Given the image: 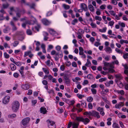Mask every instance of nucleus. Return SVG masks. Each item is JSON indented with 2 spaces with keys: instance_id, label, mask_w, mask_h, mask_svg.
Masks as SVG:
<instances>
[{
  "instance_id": "f257e3e1",
  "label": "nucleus",
  "mask_w": 128,
  "mask_h": 128,
  "mask_svg": "<svg viewBox=\"0 0 128 128\" xmlns=\"http://www.w3.org/2000/svg\"><path fill=\"white\" fill-rule=\"evenodd\" d=\"M20 104L17 101H15L12 103V110L13 112H17L20 106Z\"/></svg>"
},
{
  "instance_id": "f03ea898",
  "label": "nucleus",
  "mask_w": 128,
  "mask_h": 128,
  "mask_svg": "<svg viewBox=\"0 0 128 128\" xmlns=\"http://www.w3.org/2000/svg\"><path fill=\"white\" fill-rule=\"evenodd\" d=\"M76 120L78 121L82 122L85 124H87L90 122V120L88 118H84L82 117H76Z\"/></svg>"
},
{
  "instance_id": "7ed1b4c3",
  "label": "nucleus",
  "mask_w": 128,
  "mask_h": 128,
  "mask_svg": "<svg viewBox=\"0 0 128 128\" xmlns=\"http://www.w3.org/2000/svg\"><path fill=\"white\" fill-rule=\"evenodd\" d=\"M30 120L29 117H26L23 119L22 121V124L24 126H26L28 124Z\"/></svg>"
},
{
  "instance_id": "20e7f679",
  "label": "nucleus",
  "mask_w": 128,
  "mask_h": 128,
  "mask_svg": "<svg viewBox=\"0 0 128 128\" xmlns=\"http://www.w3.org/2000/svg\"><path fill=\"white\" fill-rule=\"evenodd\" d=\"M68 76L69 75L67 74H65L64 75V78L65 80V83L66 84H69L70 83V80Z\"/></svg>"
},
{
  "instance_id": "39448f33",
  "label": "nucleus",
  "mask_w": 128,
  "mask_h": 128,
  "mask_svg": "<svg viewBox=\"0 0 128 128\" xmlns=\"http://www.w3.org/2000/svg\"><path fill=\"white\" fill-rule=\"evenodd\" d=\"M10 98V97L9 96H5L3 100V103L4 104H6L9 102Z\"/></svg>"
},
{
  "instance_id": "423d86ee",
  "label": "nucleus",
  "mask_w": 128,
  "mask_h": 128,
  "mask_svg": "<svg viewBox=\"0 0 128 128\" xmlns=\"http://www.w3.org/2000/svg\"><path fill=\"white\" fill-rule=\"evenodd\" d=\"M80 7L85 11H87L88 10L87 5L85 4H81Z\"/></svg>"
},
{
  "instance_id": "0eeeda50",
  "label": "nucleus",
  "mask_w": 128,
  "mask_h": 128,
  "mask_svg": "<svg viewBox=\"0 0 128 128\" xmlns=\"http://www.w3.org/2000/svg\"><path fill=\"white\" fill-rule=\"evenodd\" d=\"M42 23L45 25H48L50 24V22L46 18H44L42 20Z\"/></svg>"
},
{
  "instance_id": "6e6552de",
  "label": "nucleus",
  "mask_w": 128,
  "mask_h": 128,
  "mask_svg": "<svg viewBox=\"0 0 128 128\" xmlns=\"http://www.w3.org/2000/svg\"><path fill=\"white\" fill-rule=\"evenodd\" d=\"M40 113L44 114H46L47 111L45 108L42 107L40 108Z\"/></svg>"
},
{
  "instance_id": "1a4fd4ad",
  "label": "nucleus",
  "mask_w": 128,
  "mask_h": 128,
  "mask_svg": "<svg viewBox=\"0 0 128 128\" xmlns=\"http://www.w3.org/2000/svg\"><path fill=\"white\" fill-rule=\"evenodd\" d=\"M93 113L94 114H93L92 116H94V117H96L98 118H100V116L99 115V113L98 112L94 110H93Z\"/></svg>"
},
{
  "instance_id": "9d476101",
  "label": "nucleus",
  "mask_w": 128,
  "mask_h": 128,
  "mask_svg": "<svg viewBox=\"0 0 128 128\" xmlns=\"http://www.w3.org/2000/svg\"><path fill=\"white\" fill-rule=\"evenodd\" d=\"M22 88L24 90H28L29 88V86L28 84L22 85Z\"/></svg>"
},
{
  "instance_id": "9b49d317",
  "label": "nucleus",
  "mask_w": 128,
  "mask_h": 128,
  "mask_svg": "<svg viewBox=\"0 0 128 128\" xmlns=\"http://www.w3.org/2000/svg\"><path fill=\"white\" fill-rule=\"evenodd\" d=\"M11 70L12 71L16 69V66L13 64H11L10 65Z\"/></svg>"
},
{
  "instance_id": "f8f14e48",
  "label": "nucleus",
  "mask_w": 128,
  "mask_h": 128,
  "mask_svg": "<svg viewBox=\"0 0 128 128\" xmlns=\"http://www.w3.org/2000/svg\"><path fill=\"white\" fill-rule=\"evenodd\" d=\"M59 52H57L56 53V54H55L54 58L55 59V60L56 61H58L59 59Z\"/></svg>"
},
{
  "instance_id": "ddd939ff",
  "label": "nucleus",
  "mask_w": 128,
  "mask_h": 128,
  "mask_svg": "<svg viewBox=\"0 0 128 128\" xmlns=\"http://www.w3.org/2000/svg\"><path fill=\"white\" fill-rule=\"evenodd\" d=\"M87 62L85 64V66H86L89 67L91 66V63L88 59L87 60Z\"/></svg>"
},
{
  "instance_id": "4468645a",
  "label": "nucleus",
  "mask_w": 128,
  "mask_h": 128,
  "mask_svg": "<svg viewBox=\"0 0 128 128\" xmlns=\"http://www.w3.org/2000/svg\"><path fill=\"white\" fill-rule=\"evenodd\" d=\"M10 30V28L9 26L6 27V28L3 30V32L4 33H7Z\"/></svg>"
},
{
  "instance_id": "2eb2a0df",
  "label": "nucleus",
  "mask_w": 128,
  "mask_h": 128,
  "mask_svg": "<svg viewBox=\"0 0 128 128\" xmlns=\"http://www.w3.org/2000/svg\"><path fill=\"white\" fill-rule=\"evenodd\" d=\"M47 121L49 122L51 126H54L56 128V125L55 124V122L52 121L50 120H48Z\"/></svg>"
},
{
  "instance_id": "dca6fc26",
  "label": "nucleus",
  "mask_w": 128,
  "mask_h": 128,
  "mask_svg": "<svg viewBox=\"0 0 128 128\" xmlns=\"http://www.w3.org/2000/svg\"><path fill=\"white\" fill-rule=\"evenodd\" d=\"M24 34V33L22 32H17L16 34V35L18 36H22Z\"/></svg>"
},
{
  "instance_id": "f3484780",
  "label": "nucleus",
  "mask_w": 128,
  "mask_h": 128,
  "mask_svg": "<svg viewBox=\"0 0 128 128\" xmlns=\"http://www.w3.org/2000/svg\"><path fill=\"white\" fill-rule=\"evenodd\" d=\"M88 8L92 12H94V7L92 4H90L88 6Z\"/></svg>"
},
{
  "instance_id": "a211bd4d",
  "label": "nucleus",
  "mask_w": 128,
  "mask_h": 128,
  "mask_svg": "<svg viewBox=\"0 0 128 128\" xmlns=\"http://www.w3.org/2000/svg\"><path fill=\"white\" fill-rule=\"evenodd\" d=\"M78 20L77 19H74L71 22V24L73 25H74L76 23L78 22Z\"/></svg>"
},
{
  "instance_id": "6ab92c4d",
  "label": "nucleus",
  "mask_w": 128,
  "mask_h": 128,
  "mask_svg": "<svg viewBox=\"0 0 128 128\" xmlns=\"http://www.w3.org/2000/svg\"><path fill=\"white\" fill-rule=\"evenodd\" d=\"M16 116V115L15 114H13L11 115L9 114L8 116V117L9 118H14Z\"/></svg>"
},
{
  "instance_id": "aec40b11",
  "label": "nucleus",
  "mask_w": 128,
  "mask_h": 128,
  "mask_svg": "<svg viewBox=\"0 0 128 128\" xmlns=\"http://www.w3.org/2000/svg\"><path fill=\"white\" fill-rule=\"evenodd\" d=\"M115 77L116 78H117L119 80H120L122 79V77L121 76L120 74L119 75H115Z\"/></svg>"
},
{
  "instance_id": "412c9836",
  "label": "nucleus",
  "mask_w": 128,
  "mask_h": 128,
  "mask_svg": "<svg viewBox=\"0 0 128 128\" xmlns=\"http://www.w3.org/2000/svg\"><path fill=\"white\" fill-rule=\"evenodd\" d=\"M36 6V4L34 3H32L31 5L30 6V8L35 9V7Z\"/></svg>"
},
{
  "instance_id": "4be33fe9",
  "label": "nucleus",
  "mask_w": 128,
  "mask_h": 128,
  "mask_svg": "<svg viewBox=\"0 0 128 128\" xmlns=\"http://www.w3.org/2000/svg\"><path fill=\"white\" fill-rule=\"evenodd\" d=\"M112 126L114 128H120L119 125L116 123H114L113 124Z\"/></svg>"
},
{
  "instance_id": "5701e85b",
  "label": "nucleus",
  "mask_w": 128,
  "mask_h": 128,
  "mask_svg": "<svg viewBox=\"0 0 128 128\" xmlns=\"http://www.w3.org/2000/svg\"><path fill=\"white\" fill-rule=\"evenodd\" d=\"M26 32L28 35H32V32L30 29H28L26 30Z\"/></svg>"
},
{
  "instance_id": "b1692460",
  "label": "nucleus",
  "mask_w": 128,
  "mask_h": 128,
  "mask_svg": "<svg viewBox=\"0 0 128 128\" xmlns=\"http://www.w3.org/2000/svg\"><path fill=\"white\" fill-rule=\"evenodd\" d=\"M14 11L16 12H21L22 11L19 8H16L14 10Z\"/></svg>"
},
{
  "instance_id": "393cba45",
  "label": "nucleus",
  "mask_w": 128,
  "mask_h": 128,
  "mask_svg": "<svg viewBox=\"0 0 128 128\" xmlns=\"http://www.w3.org/2000/svg\"><path fill=\"white\" fill-rule=\"evenodd\" d=\"M63 6L65 10L68 9L70 8V6L69 5H66L65 4H63Z\"/></svg>"
},
{
  "instance_id": "a878e982",
  "label": "nucleus",
  "mask_w": 128,
  "mask_h": 128,
  "mask_svg": "<svg viewBox=\"0 0 128 128\" xmlns=\"http://www.w3.org/2000/svg\"><path fill=\"white\" fill-rule=\"evenodd\" d=\"M78 31L79 34L81 35H82L84 32V31L82 29H79L78 30Z\"/></svg>"
},
{
  "instance_id": "bb28decb",
  "label": "nucleus",
  "mask_w": 128,
  "mask_h": 128,
  "mask_svg": "<svg viewBox=\"0 0 128 128\" xmlns=\"http://www.w3.org/2000/svg\"><path fill=\"white\" fill-rule=\"evenodd\" d=\"M86 100L88 102H90L93 100V98L92 97L90 96L87 98Z\"/></svg>"
},
{
  "instance_id": "cd10ccee",
  "label": "nucleus",
  "mask_w": 128,
  "mask_h": 128,
  "mask_svg": "<svg viewBox=\"0 0 128 128\" xmlns=\"http://www.w3.org/2000/svg\"><path fill=\"white\" fill-rule=\"evenodd\" d=\"M107 28L106 27L103 28L102 30L101 29H99V31L102 32H106V30Z\"/></svg>"
},
{
  "instance_id": "c85d7f7f",
  "label": "nucleus",
  "mask_w": 128,
  "mask_h": 128,
  "mask_svg": "<svg viewBox=\"0 0 128 128\" xmlns=\"http://www.w3.org/2000/svg\"><path fill=\"white\" fill-rule=\"evenodd\" d=\"M105 51L106 52H109L110 51L112 52V50L109 47H107L105 49Z\"/></svg>"
},
{
  "instance_id": "c756f323",
  "label": "nucleus",
  "mask_w": 128,
  "mask_h": 128,
  "mask_svg": "<svg viewBox=\"0 0 128 128\" xmlns=\"http://www.w3.org/2000/svg\"><path fill=\"white\" fill-rule=\"evenodd\" d=\"M87 77L88 78L92 79L93 78V76L92 74H90L87 75Z\"/></svg>"
},
{
  "instance_id": "7c9ffc66",
  "label": "nucleus",
  "mask_w": 128,
  "mask_h": 128,
  "mask_svg": "<svg viewBox=\"0 0 128 128\" xmlns=\"http://www.w3.org/2000/svg\"><path fill=\"white\" fill-rule=\"evenodd\" d=\"M117 84L120 88H122L123 86V84L122 82L120 81L118 83H117Z\"/></svg>"
},
{
  "instance_id": "2f4dec72",
  "label": "nucleus",
  "mask_w": 128,
  "mask_h": 128,
  "mask_svg": "<svg viewBox=\"0 0 128 128\" xmlns=\"http://www.w3.org/2000/svg\"><path fill=\"white\" fill-rule=\"evenodd\" d=\"M42 70H43L44 72L46 74H47L49 73V71L46 69V68H42Z\"/></svg>"
},
{
  "instance_id": "473e14b6",
  "label": "nucleus",
  "mask_w": 128,
  "mask_h": 128,
  "mask_svg": "<svg viewBox=\"0 0 128 128\" xmlns=\"http://www.w3.org/2000/svg\"><path fill=\"white\" fill-rule=\"evenodd\" d=\"M95 18L96 20H98L99 21H101L102 20V18L101 17L98 16H96Z\"/></svg>"
},
{
  "instance_id": "72a5a7b5",
  "label": "nucleus",
  "mask_w": 128,
  "mask_h": 128,
  "mask_svg": "<svg viewBox=\"0 0 128 128\" xmlns=\"http://www.w3.org/2000/svg\"><path fill=\"white\" fill-rule=\"evenodd\" d=\"M81 105L83 107L86 108V103L84 101L82 102H81Z\"/></svg>"
},
{
  "instance_id": "f704fd0d",
  "label": "nucleus",
  "mask_w": 128,
  "mask_h": 128,
  "mask_svg": "<svg viewBox=\"0 0 128 128\" xmlns=\"http://www.w3.org/2000/svg\"><path fill=\"white\" fill-rule=\"evenodd\" d=\"M9 5V4L8 3H7L6 4H3L2 6L4 8H7L8 6Z\"/></svg>"
},
{
  "instance_id": "c9c22d12",
  "label": "nucleus",
  "mask_w": 128,
  "mask_h": 128,
  "mask_svg": "<svg viewBox=\"0 0 128 128\" xmlns=\"http://www.w3.org/2000/svg\"><path fill=\"white\" fill-rule=\"evenodd\" d=\"M106 78H102L99 80V82H102L106 81Z\"/></svg>"
},
{
  "instance_id": "e433bc0d",
  "label": "nucleus",
  "mask_w": 128,
  "mask_h": 128,
  "mask_svg": "<svg viewBox=\"0 0 128 128\" xmlns=\"http://www.w3.org/2000/svg\"><path fill=\"white\" fill-rule=\"evenodd\" d=\"M31 52V51H29L25 52L24 56L26 57L28 56L30 53Z\"/></svg>"
},
{
  "instance_id": "4c0bfd02",
  "label": "nucleus",
  "mask_w": 128,
  "mask_h": 128,
  "mask_svg": "<svg viewBox=\"0 0 128 128\" xmlns=\"http://www.w3.org/2000/svg\"><path fill=\"white\" fill-rule=\"evenodd\" d=\"M128 53H126V54H124L123 56V58L125 59L128 58Z\"/></svg>"
},
{
  "instance_id": "58836bf2",
  "label": "nucleus",
  "mask_w": 128,
  "mask_h": 128,
  "mask_svg": "<svg viewBox=\"0 0 128 128\" xmlns=\"http://www.w3.org/2000/svg\"><path fill=\"white\" fill-rule=\"evenodd\" d=\"M19 44V42L18 41H15L13 44V45L14 47L16 46Z\"/></svg>"
},
{
  "instance_id": "ea45409f",
  "label": "nucleus",
  "mask_w": 128,
  "mask_h": 128,
  "mask_svg": "<svg viewBox=\"0 0 128 128\" xmlns=\"http://www.w3.org/2000/svg\"><path fill=\"white\" fill-rule=\"evenodd\" d=\"M91 90L93 94H95L96 93V89L93 88H92Z\"/></svg>"
},
{
  "instance_id": "a19ab883",
  "label": "nucleus",
  "mask_w": 128,
  "mask_h": 128,
  "mask_svg": "<svg viewBox=\"0 0 128 128\" xmlns=\"http://www.w3.org/2000/svg\"><path fill=\"white\" fill-rule=\"evenodd\" d=\"M118 24L119 25H120L122 27H124L125 26V24L124 22L121 23L120 22H118Z\"/></svg>"
},
{
  "instance_id": "79ce46f5",
  "label": "nucleus",
  "mask_w": 128,
  "mask_h": 128,
  "mask_svg": "<svg viewBox=\"0 0 128 128\" xmlns=\"http://www.w3.org/2000/svg\"><path fill=\"white\" fill-rule=\"evenodd\" d=\"M79 125V123H74L72 124V125L73 126V127H74L76 128H78V126Z\"/></svg>"
},
{
  "instance_id": "37998d69",
  "label": "nucleus",
  "mask_w": 128,
  "mask_h": 128,
  "mask_svg": "<svg viewBox=\"0 0 128 128\" xmlns=\"http://www.w3.org/2000/svg\"><path fill=\"white\" fill-rule=\"evenodd\" d=\"M34 23H32L30 22L29 21H27L26 22V24H28L30 25L34 24L36 22V21H33Z\"/></svg>"
},
{
  "instance_id": "c03bdc74",
  "label": "nucleus",
  "mask_w": 128,
  "mask_h": 128,
  "mask_svg": "<svg viewBox=\"0 0 128 128\" xmlns=\"http://www.w3.org/2000/svg\"><path fill=\"white\" fill-rule=\"evenodd\" d=\"M4 56L5 58H8L10 56L9 55L7 54L6 52L4 53Z\"/></svg>"
},
{
  "instance_id": "a18cd8bd",
  "label": "nucleus",
  "mask_w": 128,
  "mask_h": 128,
  "mask_svg": "<svg viewBox=\"0 0 128 128\" xmlns=\"http://www.w3.org/2000/svg\"><path fill=\"white\" fill-rule=\"evenodd\" d=\"M115 50L118 53L122 54L123 53V52L122 51L119 50L118 48H116L115 49Z\"/></svg>"
},
{
  "instance_id": "49530a36",
  "label": "nucleus",
  "mask_w": 128,
  "mask_h": 128,
  "mask_svg": "<svg viewBox=\"0 0 128 128\" xmlns=\"http://www.w3.org/2000/svg\"><path fill=\"white\" fill-rule=\"evenodd\" d=\"M16 65L18 66H21V62H16L14 63Z\"/></svg>"
},
{
  "instance_id": "de8ad7c7",
  "label": "nucleus",
  "mask_w": 128,
  "mask_h": 128,
  "mask_svg": "<svg viewBox=\"0 0 128 128\" xmlns=\"http://www.w3.org/2000/svg\"><path fill=\"white\" fill-rule=\"evenodd\" d=\"M88 108L89 109H92V108L93 106L92 104L91 103H88Z\"/></svg>"
},
{
  "instance_id": "09e8293b",
  "label": "nucleus",
  "mask_w": 128,
  "mask_h": 128,
  "mask_svg": "<svg viewBox=\"0 0 128 128\" xmlns=\"http://www.w3.org/2000/svg\"><path fill=\"white\" fill-rule=\"evenodd\" d=\"M103 62L104 64V66H109L110 64V63L104 61Z\"/></svg>"
},
{
  "instance_id": "8fccbe9b",
  "label": "nucleus",
  "mask_w": 128,
  "mask_h": 128,
  "mask_svg": "<svg viewBox=\"0 0 128 128\" xmlns=\"http://www.w3.org/2000/svg\"><path fill=\"white\" fill-rule=\"evenodd\" d=\"M55 32L53 29H51L50 30V33L52 35H54L55 34Z\"/></svg>"
},
{
  "instance_id": "3c124183",
  "label": "nucleus",
  "mask_w": 128,
  "mask_h": 128,
  "mask_svg": "<svg viewBox=\"0 0 128 128\" xmlns=\"http://www.w3.org/2000/svg\"><path fill=\"white\" fill-rule=\"evenodd\" d=\"M115 72V70L112 69L111 68H109V69L108 72L109 73H112L113 72Z\"/></svg>"
},
{
  "instance_id": "603ef678",
  "label": "nucleus",
  "mask_w": 128,
  "mask_h": 128,
  "mask_svg": "<svg viewBox=\"0 0 128 128\" xmlns=\"http://www.w3.org/2000/svg\"><path fill=\"white\" fill-rule=\"evenodd\" d=\"M4 18L3 16V14H0V20H4Z\"/></svg>"
},
{
  "instance_id": "864d4df0",
  "label": "nucleus",
  "mask_w": 128,
  "mask_h": 128,
  "mask_svg": "<svg viewBox=\"0 0 128 128\" xmlns=\"http://www.w3.org/2000/svg\"><path fill=\"white\" fill-rule=\"evenodd\" d=\"M97 10L96 12V14L98 15H100L101 14L100 10V9H98Z\"/></svg>"
},
{
  "instance_id": "5fc2aeb1",
  "label": "nucleus",
  "mask_w": 128,
  "mask_h": 128,
  "mask_svg": "<svg viewBox=\"0 0 128 128\" xmlns=\"http://www.w3.org/2000/svg\"><path fill=\"white\" fill-rule=\"evenodd\" d=\"M21 12H16V16L19 18H20L21 16Z\"/></svg>"
},
{
  "instance_id": "6e6d98bb",
  "label": "nucleus",
  "mask_w": 128,
  "mask_h": 128,
  "mask_svg": "<svg viewBox=\"0 0 128 128\" xmlns=\"http://www.w3.org/2000/svg\"><path fill=\"white\" fill-rule=\"evenodd\" d=\"M90 24L92 28H95L96 27V24H94L93 22H92Z\"/></svg>"
},
{
  "instance_id": "4d7b16f0",
  "label": "nucleus",
  "mask_w": 128,
  "mask_h": 128,
  "mask_svg": "<svg viewBox=\"0 0 128 128\" xmlns=\"http://www.w3.org/2000/svg\"><path fill=\"white\" fill-rule=\"evenodd\" d=\"M52 14V12L51 11H50L48 12L46 14V16H50Z\"/></svg>"
},
{
  "instance_id": "13d9d810",
  "label": "nucleus",
  "mask_w": 128,
  "mask_h": 128,
  "mask_svg": "<svg viewBox=\"0 0 128 128\" xmlns=\"http://www.w3.org/2000/svg\"><path fill=\"white\" fill-rule=\"evenodd\" d=\"M72 66L74 67H76L77 66V65L76 62H73L72 63Z\"/></svg>"
},
{
  "instance_id": "bf43d9fd",
  "label": "nucleus",
  "mask_w": 128,
  "mask_h": 128,
  "mask_svg": "<svg viewBox=\"0 0 128 128\" xmlns=\"http://www.w3.org/2000/svg\"><path fill=\"white\" fill-rule=\"evenodd\" d=\"M43 84L45 85H46L48 84V82L46 80H43L42 81Z\"/></svg>"
},
{
  "instance_id": "052dcab7",
  "label": "nucleus",
  "mask_w": 128,
  "mask_h": 128,
  "mask_svg": "<svg viewBox=\"0 0 128 128\" xmlns=\"http://www.w3.org/2000/svg\"><path fill=\"white\" fill-rule=\"evenodd\" d=\"M56 49L58 51H59L61 49V47L59 46H58L56 47Z\"/></svg>"
},
{
  "instance_id": "680f3d73",
  "label": "nucleus",
  "mask_w": 128,
  "mask_h": 128,
  "mask_svg": "<svg viewBox=\"0 0 128 128\" xmlns=\"http://www.w3.org/2000/svg\"><path fill=\"white\" fill-rule=\"evenodd\" d=\"M37 101L36 100H32V105L34 106L36 103Z\"/></svg>"
},
{
  "instance_id": "e2e57ef3",
  "label": "nucleus",
  "mask_w": 128,
  "mask_h": 128,
  "mask_svg": "<svg viewBox=\"0 0 128 128\" xmlns=\"http://www.w3.org/2000/svg\"><path fill=\"white\" fill-rule=\"evenodd\" d=\"M65 68L64 66V65L61 66L60 69L62 71H64V70Z\"/></svg>"
},
{
  "instance_id": "0e129e2a",
  "label": "nucleus",
  "mask_w": 128,
  "mask_h": 128,
  "mask_svg": "<svg viewBox=\"0 0 128 128\" xmlns=\"http://www.w3.org/2000/svg\"><path fill=\"white\" fill-rule=\"evenodd\" d=\"M97 110L100 112V111H101L102 110H103L104 109L103 108H100L99 107L98 108H97Z\"/></svg>"
},
{
  "instance_id": "69168bd1",
  "label": "nucleus",
  "mask_w": 128,
  "mask_h": 128,
  "mask_svg": "<svg viewBox=\"0 0 128 128\" xmlns=\"http://www.w3.org/2000/svg\"><path fill=\"white\" fill-rule=\"evenodd\" d=\"M112 2L114 5H116L117 4V2L115 0H112Z\"/></svg>"
},
{
  "instance_id": "338daca9",
  "label": "nucleus",
  "mask_w": 128,
  "mask_h": 128,
  "mask_svg": "<svg viewBox=\"0 0 128 128\" xmlns=\"http://www.w3.org/2000/svg\"><path fill=\"white\" fill-rule=\"evenodd\" d=\"M100 44H101L100 42H96L94 45L98 47L99 45H100Z\"/></svg>"
},
{
  "instance_id": "774afa93",
  "label": "nucleus",
  "mask_w": 128,
  "mask_h": 128,
  "mask_svg": "<svg viewBox=\"0 0 128 128\" xmlns=\"http://www.w3.org/2000/svg\"><path fill=\"white\" fill-rule=\"evenodd\" d=\"M14 76L16 78H18L19 76V74L17 73H15L14 74Z\"/></svg>"
}]
</instances>
